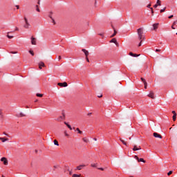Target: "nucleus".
I'll return each instance as SVG.
<instances>
[{"label": "nucleus", "instance_id": "obj_1", "mask_svg": "<svg viewBox=\"0 0 177 177\" xmlns=\"http://www.w3.org/2000/svg\"><path fill=\"white\" fill-rule=\"evenodd\" d=\"M137 34L140 41L138 46H142V42L146 39L145 37V32H143V28H140L137 30Z\"/></svg>", "mask_w": 177, "mask_h": 177}, {"label": "nucleus", "instance_id": "obj_2", "mask_svg": "<svg viewBox=\"0 0 177 177\" xmlns=\"http://www.w3.org/2000/svg\"><path fill=\"white\" fill-rule=\"evenodd\" d=\"M66 120V113H64V111H62V115H60L59 117H58V118L56 119V120L60 122V121H63V120Z\"/></svg>", "mask_w": 177, "mask_h": 177}, {"label": "nucleus", "instance_id": "obj_3", "mask_svg": "<svg viewBox=\"0 0 177 177\" xmlns=\"http://www.w3.org/2000/svg\"><path fill=\"white\" fill-rule=\"evenodd\" d=\"M24 21H25V24L24 26V28H30V26H31L30 24V23H28V19H27V17H24Z\"/></svg>", "mask_w": 177, "mask_h": 177}, {"label": "nucleus", "instance_id": "obj_4", "mask_svg": "<svg viewBox=\"0 0 177 177\" xmlns=\"http://www.w3.org/2000/svg\"><path fill=\"white\" fill-rule=\"evenodd\" d=\"M135 158L136 160H138V162H146V160H145V159L143 158H140L139 159V157H138V156H135Z\"/></svg>", "mask_w": 177, "mask_h": 177}, {"label": "nucleus", "instance_id": "obj_5", "mask_svg": "<svg viewBox=\"0 0 177 177\" xmlns=\"http://www.w3.org/2000/svg\"><path fill=\"white\" fill-rule=\"evenodd\" d=\"M57 85L59 86H62L64 88H66V86H68L67 82H64L63 83H58Z\"/></svg>", "mask_w": 177, "mask_h": 177}, {"label": "nucleus", "instance_id": "obj_6", "mask_svg": "<svg viewBox=\"0 0 177 177\" xmlns=\"http://www.w3.org/2000/svg\"><path fill=\"white\" fill-rule=\"evenodd\" d=\"M1 161L3 162L4 165H8V159H6V158L5 157L1 158Z\"/></svg>", "mask_w": 177, "mask_h": 177}, {"label": "nucleus", "instance_id": "obj_7", "mask_svg": "<svg viewBox=\"0 0 177 177\" xmlns=\"http://www.w3.org/2000/svg\"><path fill=\"white\" fill-rule=\"evenodd\" d=\"M31 44H32V45H37V39L32 37H31Z\"/></svg>", "mask_w": 177, "mask_h": 177}, {"label": "nucleus", "instance_id": "obj_8", "mask_svg": "<svg viewBox=\"0 0 177 177\" xmlns=\"http://www.w3.org/2000/svg\"><path fill=\"white\" fill-rule=\"evenodd\" d=\"M133 150V151H138V150H142V147H140V146L138 147V146L134 145Z\"/></svg>", "mask_w": 177, "mask_h": 177}, {"label": "nucleus", "instance_id": "obj_9", "mask_svg": "<svg viewBox=\"0 0 177 177\" xmlns=\"http://www.w3.org/2000/svg\"><path fill=\"white\" fill-rule=\"evenodd\" d=\"M153 136L154 138H159V139H162V136L161 135H160L158 133H153Z\"/></svg>", "mask_w": 177, "mask_h": 177}, {"label": "nucleus", "instance_id": "obj_10", "mask_svg": "<svg viewBox=\"0 0 177 177\" xmlns=\"http://www.w3.org/2000/svg\"><path fill=\"white\" fill-rule=\"evenodd\" d=\"M111 43L115 44L116 46H118V43L117 42V39L113 38L110 41Z\"/></svg>", "mask_w": 177, "mask_h": 177}, {"label": "nucleus", "instance_id": "obj_11", "mask_svg": "<svg viewBox=\"0 0 177 177\" xmlns=\"http://www.w3.org/2000/svg\"><path fill=\"white\" fill-rule=\"evenodd\" d=\"M158 6H161V1L157 0L156 4L153 6V8H156Z\"/></svg>", "mask_w": 177, "mask_h": 177}, {"label": "nucleus", "instance_id": "obj_12", "mask_svg": "<svg viewBox=\"0 0 177 177\" xmlns=\"http://www.w3.org/2000/svg\"><path fill=\"white\" fill-rule=\"evenodd\" d=\"M42 67H45V64L42 62L39 63V68L40 70H42Z\"/></svg>", "mask_w": 177, "mask_h": 177}, {"label": "nucleus", "instance_id": "obj_13", "mask_svg": "<svg viewBox=\"0 0 177 177\" xmlns=\"http://www.w3.org/2000/svg\"><path fill=\"white\" fill-rule=\"evenodd\" d=\"M0 140H1L3 143H5V142H8V140H9V138L0 137Z\"/></svg>", "mask_w": 177, "mask_h": 177}, {"label": "nucleus", "instance_id": "obj_14", "mask_svg": "<svg viewBox=\"0 0 177 177\" xmlns=\"http://www.w3.org/2000/svg\"><path fill=\"white\" fill-rule=\"evenodd\" d=\"M149 97H151V99H154V93L153 91H151L149 95Z\"/></svg>", "mask_w": 177, "mask_h": 177}, {"label": "nucleus", "instance_id": "obj_15", "mask_svg": "<svg viewBox=\"0 0 177 177\" xmlns=\"http://www.w3.org/2000/svg\"><path fill=\"white\" fill-rule=\"evenodd\" d=\"M82 50L84 53L86 57H88V56H89V52L88 50H86L84 48Z\"/></svg>", "mask_w": 177, "mask_h": 177}, {"label": "nucleus", "instance_id": "obj_16", "mask_svg": "<svg viewBox=\"0 0 177 177\" xmlns=\"http://www.w3.org/2000/svg\"><path fill=\"white\" fill-rule=\"evenodd\" d=\"M129 55L132 56L133 57H138L140 56V55L133 54V53H129Z\"/></svg>", "mask_w": 177, "mask_h": 177}, {"label": "nucleus", "instance_id": "obj_17", "mask_svg": "<svg viewBox=\"0 0 177 177\" xmlns=\"http://www.w3.org/2000/svg\"><path fill=\"white\" fill-rule=\"evenodd\" d=\"M84 167H85L84 165H80L77 167V169H78V171H81V169H82V168H84Z\"/></svg>", "mask_w": 177, "mask_h": 177}, {"label": "nucleus", "instance_id": "obj_18", "mask_svg": "<svg viewBox=\"0 0 177 177\" xmlns=\"http://www.w3.org/2000/svg\"><path fill=\"white\" fill-rule=\"evenodd\" d=\"M153 30H157V28H158V24H153Z\"/></svg>", "mask_w": 177, "mask_h": 177}, {"label": "nucleus", "instance_id": "obj_19", "mask_svg": "<svg viewBox=\"0 0 177 177\" xmlns=\"http://www.w3.org/2000/svg\"><path fill=\"white\" fill-rule=\"evenodd\" d=\"M17 117H26V114L23 113V112H21L19 114L17 115Z\"/></svg>", "mask_w": 177, "mask_h": 177}, {"label": "nucleus", "instance_id": "obj_20", "mask_svg": "<svg viewBox=\"0 0 177 177\" xmlns=\"http://www.w3.org/2000/svg\"><path fill=\"white\" fill-rule=\"evenodd\" d=\"M49 17H50V19H51L52 23H53L54 25L56 24V21H55V19H53V17H52V15H49Z\"/></svg>", "mask_w": 177, "mask_h": 177}, {"label": "nucleus", "instance_id": "obj_21", "mask_svg": "<svg viewBox=\"0 0 177 177\" xmlns=\"http://www.w3.org/2000/svg\"><path fill=\"white\" fill-rule=\"evenodd\" d=\"M113 34L111 36V38H113V37H115V35H117V30H115V29L113 28Z\"/></svg>", "mask_w": 177, "mask_h": 177}, {"label": "nucleus", "instance_id": "obj_22", "mask_svg": "<svg viewBox=\"0 0 177 177\" xmlns=\"http://www.w3.org/2000/svg\"><path fill=\"white\" fill-rule=\"evenodd\" d=\"M120 142H122V143L124 145V146H128L127 145V142H125V140H122V139H120Z\"/></svg>", "mask_w": 177, "mask_h": 177}, {"label": "nucleus", "instance_id": "obj_23", "mask_svg": "<svg viewBox=\"0 0 177 177\" xmlns=\"http://www.w3.org/2000/svg\"><path fill=\"white\" fill-rule=\"evenodd\" d=\"M82 140H83V142H84L85 143H88V142H89V140H88V138H83Z\"/></svg>", "mask_w": 177, "mask_h": 177}, {"label": "nucleus", "instance_id": "obj_24", "mask_svg": "<svg viewBox=\"0 0 177 177\" xmlns=\"http://www.w3.org/2000/svg\"><path fill=\"white\" fill-rule=\"evenodd\" d=\"M0 118H3V112L2 111V109H0Z\"/></svg>", "mask_w": 177, "mask_h": 177}, {"label": "nucleus", "instance_id": "obj_25", "mask_svg": "<svg viewBox=\"0 0 177 177\" xmlns=\"http://www.w3.org/2000/svg\"><path fill=\"white\" fill-rule=\"evenodd\" d=\"M53 143L55 146H59V142H57L56 140H54Z\"/></svg>", "mask_w": 177, "mask_h": 177}, {"label": "nucleus", "instance_id": "obj_26", "mask_svg": "<svg viewBox=\"0 0 177 177\" xmlns=\"http://www.w3.org/2000/svg\"><path fill=\"white\" fill-rule=\"evenodd\" d=\"M91 167H93V168H96V167H97V163L91 164Z\"/></svg>", "mask_w": 177, "mask_h": 177}, {"label": "nucleus", "instance_id": "obj_27", "mask_svg": "<svg viewBox=\"0 0 177 177\" xmlns=\"http://www.w3.org/2000/svg\"><path fill=\"white\" fill-rule=\"evenodd\" d=\"M36 96H37L38 97H42V96H44V95L43 94L37 93Z\"/></svg>", "mask_w": 177, "mask_h": 177}, {"label": "nucleus", "instance_id": "obj_28", "mask_svg": "<svg viewBox=\"0 0 177 177\" xmlns=\"http://www.w3.org/2000/svg\"><path fill=\"white\" fill-rule=\"evenodd\" d=\"M80 176H81L80 174H73V175L72 176V177H80Z\"/></svg>", "mask_w": 177, "mask_h": 177}, {"label": "nucleus", "instance_id": "obj_29", "mask_svg": "<svg viewBox=\"0 0 177 177\" xmlns=\"http://www.w3.org/2000/svg\"><path fill=\"white\" fill-rule=\"evenodd\" d=\"M36 10L37 12H41V10H39V7H38V5L36 6Z\"/></svg>", "mask_w": 177, "mask_h": 177}, {"label": "nucleus", "instance_id": "obj_30", "mask_svg": "<svg viewBox=\"0 0 177 177\" xmlns=\"http://www.w3.org/2000/svg\"><path fill=\"white\" fill-rule=\"evenodd\" d=\"M76 131H77L78 133H80V134L82 133V131L81 130H80L79 128H77Z\"/></svg>", "mask_w": 177, "mask_h": 177}, {"label": "nucleus", "instance_id": "obj_31", "mask_svg": "<svg viewBox=\"0 0 177 177\" xmlns=\"http://www.w3.org/2000/svg\"><path fill=\"white\" fill-rule=\"evenodd\" d=\"M165 9H167V7H165L163 9L160 10V13H163V12H165Z\"/></svg>", "mask_w": 177, "mask_h": 177}, {"label": "nucleus", "instance_id": "obj_32", "mask_svg": "<svg viewBox=\"0 0 177 177\" xmlns=\"http://www.w3.org/2000/svg\"><path fill=\"white\" fill-rule=\"evenodd\" d=\"M29 53H30L32 56H34V51L33 50H29Z\"/></svg>", "mask_w": 177, "mask_h": 177}, {"label": "nucleus", "instance_id": "obj_33", "mask_svg": "<svg viewBox=\"0 0 177 177\" xmlns=\"http://www.w3.org/2000/svg\"><path fill=\"white\" fill-rule=\"evenodd\" d=\"M64 135H65V136H67V138H68V136H70V134H68L67 133V131H64Z\"/></svg>", "mask_w": 177, "mask_h": 177}, {"label": "nucleus", "instance_id": "obj_34", "mask_svg": "<svg viewBox=\"0 0 177 177\" xmlns=\"http://www.w3.org/2000/svg\"><path fill=\"white\" fill-rule=\"evenodd\" d=\"M144 85H145V89H147V82H145Z\"/></svg>", "mask_w": 177, "mask_h": 177}, {"label": "nucleus", "instance_id": "obj_35", "mask_svg": "<svg viewBox=\"0 0 177 177\" xmlns=\"http://www.w3.org/2000/svg\"><path fill=\"white\" fill-rule=\"evenodd\" d=\"M173 120L176 121V115H173Z\"/></svg>", "mask_w": 177, "mask_h": 177}, {"label": "nucleus", "instance_id": "obj_36", "mask_svg": "<svg viewBox=\"0 0 177 177\" xmlns=\"http://www.w3.org/2000/svg\"><path fill=\"white\" fill-rule=\"evenodd\" d=\"M8 38H9V39H12V38H13V36L7 35Z\"/></svg>", "mask_w": 177, "mask_h": 177}, {"label": "nucleus", "instance_id": "obj_37", "mask_svg": "<svg viewBox=\"0 0 177 177\" xmlns=\"http://www.w3.org/2000/svg\"><path fill=\"white\" fill-rule=\"evenodd\" d=\"M3 135H5L6 136H8V138H10V136H9V134H8V133H5V132H3Z\"/></svg>", "mask_w": 177, "mask_h": 177}, {"label": "nucleus", "instance_id": "obj_38", "mask_svg": "<svg viewBox=\"0 0 177 177\" xmlns=\"http://www.w3.org/2000/svg\"><path fill=\"white\" fill-rule=\"evenodd\" d=\"M68 128L70 129V131H73V127H71L70 124L68 126Z\"/></svg>", "mask_w": 177, "mask_h": 177}, {"label": "nucleus", "instance_id": "obj_39", "mask_svg": "<svg viewBox=\"0 0 177 177\" xmlns=\"http://www.w3.org/2000/svg\"><path fill=\"white\" fill-rule=\"evenodd\" d=\"M172 174V171H169L168 173H167V175L169 176V175H171Z\"/></svg>", "mask_w": 177, "mask_h": 177}, {"label": "nucleus", "instance_id": "obj_40", "mask_svg": "<svg viewBox=\"0 0 177 177\" xmlns=\"http://www.w3.org/2000/svg\"><path fill=\"white\" fill-rule=\"evenodd\" d=\"M141 80L142 81V82H144V84L145 82H146V80L143 77H141Z\"/></svg>", "mask_w": 177, "mask_h": 177}, {"label": "nucleus", "instance_id": "obj_41", "mask_svg": "<svg viewBox=\"0 0 177 177\" xmlns=\"http://www.w3.org/2000/svg\"><path fill=\"white\" fill-rule=\"evenodd\" d=\"M172 114H173L174 115H176V112L175 111H172Z\"/></svg>", "mask_w": 177, "mask_h": 177}, {"label": "nucleus", "instance_id": "obj_42", "mask_svg": "<svg viewBox=\"0 0 177 177\" xmlns=\"http://www.w3.org/2000/svg\"><path fill=\"white\" fill-rule=\"evenodd\" d=\"M65 124V125H66V127H68L70 124H68V123H67L66 122H64Z\"/></svg>", "mask_w": 177, "mask_h": 177}, {"label": "nucleus", "instance_id": "obj_43", "mask_svg": "<svg viewBox=\"0 0 177 177\" xmlns=\"http://www.w3.org/2000/svg\"><path fill=\"white\" fill-rule=\"evenodd\" d=\"M65 124V125H66V127H68L70 124H68V123H67L66 122H64Z\"/></svg>", "mask_w": 177, "mask_h": 177}, {"label": "nucleus", "instance_id": "obj_44", "mask_svg": "<svg viewBox=\"0 0 177 177\" xmlns=\"http://www.w3.org/2000/svg\"><path fill=\"white\" fill-rule=\"evenodd\" d=\"M65 124V125H66V127H68L70 124H68V123H67L66 122H64Z\"/></svg>", "mask_w": 177, "mask_h": 177}, {"label": "nucleus", "instance_id": "obj_45", "mask_svg": "<svg viewBox=\"0 0 177 177\" xmlns=\"http://www.w3.org/2000/svg\"><path fill=\"white\" fill-rule=\"evenodd\" d=\"M86 60L88 62V63H89V58H88V57H86Z\"/></svg>", "mask_w": 177, "mask_h": 177}, {"label": "nucleus", "instance_id": "obj_46", "mask_svg": "<svg viewBox=\"0 0 177 177\" xmlns=\"http://www.w3.org/2000/svg\"><path fill=\"white\" fill-rule=\"evenodd\" d=\"M150 6H151V4H148L147 6V8H149V9H150Z\"/></svg>", "mask_w": 177, "mask_h": 177}, {"label": "nucleus", "instance_id": "obj_47", "mask_svg": "<svg viewBox=\"0 0 177 177\" xmlns=\"http://www.w3.org/2000/svg\"><path fill=\"white\" fill-rule=\"evenodd\" d=\"M98 169H100V171H104V169H103L102 167L98 168Z\"/></svg>", "mask_w": 177, "mask_h": 177}, {"label": "nucleus", "instance_id": "obj_48", "mask_svg": "<svg viewBox=\"0 0 177 177\" xmlns=\"http://www.w3.org/2000/svg\"><path fill=\"white\" fill-rule=\"evenodd\" d=\"M156 52H161V50H160V49H156Z\"/></svg>", "mask_w": 177, "mask_h": 177}, {"label": "nucleus", "instance_id": "obj_49", "mask_svg": "<svg viewBox=\"0 0 177 177\" xmlns=\"http://www.w3.org/2000/svg\"><path fill=\"white\" fill-rule=\"evenodd\" d=\"M172 17H174V15L169 16V19H172Z\"/></svg>", "mask_w": 177, "mask_h": 177}, {"label": "nucleus", "instance_id": "obj_50", "mask_svg": "<svg viewBox=\"0 0 177 177\" xmlns=\"http://www.w3.org/2000/svg\"><path fill=\"white\" fill-rule=\"evenodd\" d=\"M171 28L172 30H175V27L174 26V25L171 26Z\"/></svg>", "mask_w": 177, "mask_h": 177}, {"label": "nucleus", "instance_id": "obj_51", "mask_svg": "<svg viewBox=\"0 0 177 177\" xmlns=\"http://www.w3.org/2000/svg\"><path fill=\"white\" fill-rule=\"evenodd\" d=\"M15 31H19V28L16 27L15 28Z\"/></svg>", "mask_w": 177, "mask_h": 177}, {"label": "nucleus", "instance_id": "obj_52", "mask_svg": "<svg viewBox=\"0 0 177 177\" xmlns=\"http://www.w3.org/2000/svg\"><path fill=\"white\" fill-rule=\"evenodd\" d=\"M151 14H152V16H154V11L153 10L151 11Z\"/></svg>", "mask_w": 177, "mask_h": 177}, {"label": "nucleus", "instance_id": "obj_53", "mask_svg": "<svg viewBox=\"0 0 177 177\" xmlns=\"http://www.w3.org/2000/svg\"><path fill=\"white\" fill-rule=\"evenodd\" d=\"M102 95H97V97H102Z\"/></svg>", "mask_w": 177, "mask_h": 177}, {"label": "nucleus", "instance_id": "obj_54", "mask_svg": "<svg viewBox=\"0 0 177 177\" xmlns=\"http://www.w3.org/2000/svg\"><path fill=\"white\" fill-rule=\"evenodd\" d=\"M62 59V56L58 57V60H60Z\"/></svg>", "mask_w": 177, "mask_h": 177}, {"label": "nucleus", "instance_id": "obj_55", "mask_svg": "<svg viewBox=\"0 0 177 177\" xmlns=\"http://www.w3.org/2000/svg\"><path fill=\"white\" fill-rule=\"evenodd\" d=\"M11 53H12V55H15V54L17 53V52H11Z\"/></svg>", "mask_w": 177, "mask_h": 177}, {"label": "nucleus", "instance_id": "obj_56", "mask_svg": "<svg viewBox=\"0 0 177 177\" xmlns=\"http://www.w3.org/2000/svg\"><path fill=\"white\" fill-rule=\"evenodd\" d=\"M87 115H92V113H88Z\"/></svg>", "mask_w": 177, "mask_h": 177}, {"label": "nucleus", "instance_id": "obj_57", "mask_svg": "<svg viewBox=\"0 0 177 177\" xmlns=\"http://www.w3.org/2000/svg\"><path fill=\"white\" fill-rule=\"evenodd\" d=\"M175 24H176V21H174V22L173 23V26H175Z\"/></svg>", "mask_w": 177, "mask_h": 177}, {"label": "nucleus", "instance_id": "obj_58", "mask_svg": "<svg viewBox=\"0 0 177 177\" xmlns=\"http://www.w3.org/2000/svg\"><path fill=\"white\" fill-rule=\"evenodd\" d=\"M54 168H55V169L56 168H59V166H57H57H54Z\"/></svg>", "mask_w": 177, "mask_h": 177}, {"label": "nucleus", "instance_id": "obj_59", "mask_svg": "<svg viewBox=\"0 0 177 177\" xmlns=\"http://www.w3.org/2000/svg\"><path fill=\"white\" fill-rule=\"evenodd\" d=\"M16 8H17V9L19 8V6H16Z\"/></svg>", "mask_w": 177, "mask_h": 177}, {"label": "nucleus", "instance_id": "obj_60", "mask_svg": "<svg viewBox=\"0 0 177 177\" xmlns=\"http://www.w3.org/2000/svg\"><path fill=\"white\" fill-rule=\"evenodd\" d=\"M93 140H95L96 142V140H97V139L96 138H93Z\"/></svg>", "mask_w": 177, "mask_h": 177}, {"label": "nucleus", "instance_id": "obj_61", "mask_svg": "<svg viewBox=\"0 0 177 177\" xmlns=\"http://www.w3.org/2000/svg\"><path fill=\"white\" fill-rule=\"evenodd\" d=\"M150 10H151V12H152V10H153V8H150Z\"/></svg>", "mask_w": 177, "mask_h": 177}, {"label": "nucleus", "instance_id": "obj_62", "mask_svg": "<svg viewBox=\"0 0 177 177\" xmlns=\"http://www.w3.org/2000/svg\"><path fill=\"white\" fill-rule=\"evenodd\" d=\"M37 3H38V5H39V3H40V1H39L37 2Z\"/></svg>", "mask_w": 177, "mask_h": 177}, {"label": "nucleus", "instance_id": "obj_63", "mask_svg": "<svg viewBox=\"0 0 177 177\" xmlns=\"http://www.w3.org/2000/svg\"><path fill=\"white\" fill-rule=\"evenodd\" d=\"M129 140H131V138L130 137V138H129Z\"/></svg>", "mask_w": 177, "mask_h": 177}, {"label": "nucleus", "instance_id": "obj_64", "mask_svg": "<svg viewBox=\"0 0 177 177\" xmlns=\"http://www.w3.org/2000/svg\"><path fill=\"white\" fill-rule=\"evenodd\" d=\"M2 177H5L4 176H2Z\"/></svg>", "mask_w": 177, "mask_h": 177}]
</instances>
